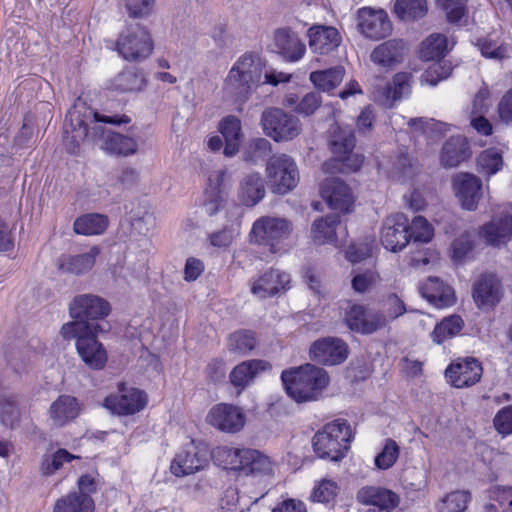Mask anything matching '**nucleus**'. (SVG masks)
I'll return each mask as SVG.
<instances>
[{
	"mask_svg": "<svg viewBox=\"0 0 512 512\" xmlns=\"http://www.w3.org/2000/svg\"><path fill=\"white\" fill-rule=\"evenodd\" d=\"M453 189L462 208L474 211L482 197V181L475 175L460 173L453 178Z\"/></svg>",
	"mask_w": 512,
	"mask_h": 512,
	"instance_id": "5701e85b",
	"label": "nucleus"
},
{
	"mask_svg": "<svg viewBox=\"0 0 512 512\" xmlns=\"http://www.w3.org/2000/svg\"><path fill=\"white\" fill-rule=\"evenodd\" d=\"M420 292L425 299L437 308L449 307L455 302L453 289L437 277H429L420 286Z\"/></svg>",
	"mask_w": 512,
	"mask_h": 512,
	"instance_id": "473e14b6",
	"label": "nucleus"
},
{
	"mask_svg": "<svg viewBox=\"0 0 512 512\" xmlns=\"http://www.w3.org/2000/svg\"><path fill=\"white\" fill-rule=\"evenodd\" d=\"M395 13L402 20L416 19L426 14L425 0H397L394 6Z\"/></svg>",
	"mask_w": 512,
	"mask_h": 512,
	"instance_id": "09e8293b",
	"label": "nucleus"
},
{
	"mask_svg": "<svg viewBox=\"0 0 512 512\" xmlns=\"http://www.w3.org/2000/svg\"><path fill=\"white\" fill-rule=\"evenodd\" d=\"M81 412V404L71 395H60L49 408V419L53 426L63 427L76 419Z\"/></svg>",
	"mask_w": 512,
	"mask_h": 512,
	"instance_id": "c85d7f7f",
	"label": "nucleus"
},
{
	"mask_svg": "<svg viewBox=\"0 0 512 512\" xmlns=\"http://www.w3.org/2000/svg\"><path fill=\"white\" fill-rule=\"evenodd\" d=\"M146 85V80L142 73L136 71H123L119 73L111 82V89L117 92H135L142 90Z\"/></svg>",
	"mask_w": 512,
	"mask_h": 512,
	"instance_id": "c03bdc74",
	"label": "nucleus"
},
{
	"mask_svg": "<svg viewBox=\"0 0 512 512\" xmlns=\"http://www.w3.org/2000/svg\"><path fill=\"white\" fill-rule=\"evenodd\" d=\"M409 234L414 242H429L434 235L432 225L422 216H416L409 225Z\"/></svg>",
	"mask_w": 512,
	"mask_h": 512,
	"instance_id": "4d7b16f0",
	"label": "nucleus"
},
{
	"mask_svg": "<svg viewBox=\"0 0 512 512\" xmlns=\"http://www.w3.org/2000/svg\"><path fill=\"white\" fill-rule=\"evenodd\" d=\"M378 279V274L372 270L358 273L352 279V288L357 293L368 292L377 283Z\"/></svg>",
	"mask_w": 512,
	"mask_h": 512,
	"instance_id": "69168bd1",
	"label": "nucleus"
},
{
	"mask_svg": "<svg viewBox=\"0 0 512 512\" xmlns=\"http://www.w3.org/2000/svg\"><path fill=\"white\" fill-rule=\"evenodd\" d=\"M468 0H436L450 23H458L467 14Z\"/></svg>",
	"mask_w": 512,
	"mask_h": 512,
	"instance_id": "5fc2aeb1",
	"label": "nucleus"
},
{
	"mask_svg": "<svg viewBox=\"0 0 512 512\" xmlns=\"http://www.w3.org/2000/svg\"><path fill=\"white\" fill-rule=\"evenodd\" d=\"M213 462L224 470L241 472L246 476H273L274 463L256 449L220 445L211 451Z\"/></svg>",
	"mask_w": 512,
	"mask_h": 512,
	"instance_id": "f03ea898",
	"label": "nucleus"
},
{
	"mask_svg": "<svg viewBox=\"0 0 512 512\" xmlns=\"http://www.w3.org/2000/svg\"><path fill=\"white\" fill-rule=\"evenodd\" d=\"M275 46L288 61L300 60L306 52V46L299 36L288 28H281L274 34Z\"/></svg>",
	"mask_w": 512,
	"mask_h": 512,
	"instance_id": "7c9ffc66",
	"label": "nucleus"
},
{
	"mask_svg": "<svg viewBox=\"0 0 512 512\" xmlns=\"http://www.w3.org/2000/svg\"><path fill=\"white\" fill-rule=\"evenodd\" d=\"M78 458L66 449H58L52 454H44L40 462V471L44 476H51L63 467L64 463H69Z\"/></svg>",
	"mask_w": 512,
	"mask_h": 512,
	"instance_id": "a18cd8bd",
	"label": "nucleus"
},
{
	"mask_svg": "<svg viewBox=\"0 0 512 512\" xmlns=\"http://www.w3.org/2000/svg\"><path fill=\"white\" fill-rule=\"evenodd\" d=\"M405 43L400 39H391L377 45L370 54V61L383 69H392L401 63L406 54Z\"/></svg>",
	"mask_w": 512,
	"mask_h": 512,
	"instance_id": "a878e982",
	"label": "nucleus"
},
{
	"mask_svg": "<svg viewBox=\"0 0 512 512\" xmlns=\"http://www.w3.org/2000/svg\"><path fill=\"white\" fill-rule=\"evenodd\" d=\"M261 125L265 134L276 142L292 140L302 131L300 120L280 108L265 109Z\"/></svg>",
	"mask_w": 512,
	"mask_h": 512,
	"instance_id": "9b49d317",
	"label": "nucleus"
},
{
	"mask_svg": "<svg viewBox=\"0 0 512 512\" xmlns=\"http://www.w3.org/2000/svg\"><path fill=\"white\" fill-rule=\"evenodd\" d=\"M18 417V410L14 396L0 397V419L8 427H13Z\"/></svg>",
	"mask_w": 512,
	"mask_h": 512,
	"instance_id": "052dcab7",
	"label": "nucleus"
},
{
	"mask_svg": "<svg viewBox=\"0 0 512 512\" xmlns=\"http://www.w3.org/2000/svg\"><path fill=\"white\" fill-rule=\"evenodd\" d=\"M271 365L264 360L253 359L243 361L230 372V383L238 389V393L250 385L259 373L267 371Z\"/></svg>",
	"mask_w": 512,
	"mask_h": 512,
	"instance_id": "c756f323",
	"label": "nucleus"
},
{
	"mask_svg": "<svg viewBox=\"0 0 512 512\" xmlns=\"http://www.w3.org/2000/svg\"><path fill=\"white\" fill-rule=\"evenodd\" d=\"M481 54L490 59L502 60L508 56V47L494 40L483 39L478 42Z\"/></svg>",
	"mask_w": 512,
	"mask_h": 512,
	"instance_id": "bf43d9fd",
	"label": "nucleus"
},
{
	"mask_svg": "<svg viewBox=\"0 0 512 512\" xmlns=\"http://www.w3.org/2000/svg\"><path fill=\"white\" fill-rule=\"evenodd\" d=\"M480 235L490 245L505 244L512 238V215L492 220L482 227Z\"/></svg>",
	"mask_w": 512,
	"mask_h": 512,
	"instance_id": "72a5a7b5",
	"label": "nucleus"
},
{
	"mask_svg": "<svg viewBox=\"0 0 512 512\" xmlns=\"http://www.w3.org/2000/svg\"><path fill=\"white\" fill-rule=\"evenodd\" d=\"M147 404V395L137 388H127L123 383L119 385V394L107 396L104 406L118 415H132L138 413Z\"/></svg>",
	"mask_w": 512,
	"mask_h": 512,
	"instance_id": "dca6fc26",
	"label": "nucleus"
},
{
	"mask_svg": "<svg viewBox=\"0 0 512 512\" xmlns=\"http://www.w3.org/2000/svg\"><path fill=\"white\" fill-rule=\"evenodd\" d=\"M265 59L257 52H245L234 62L223 85L224 96L242 110L256 89L263 85Z\"/></svg>",
	"mask_w": 512,
	"mask_h": 512,
	"instance_id": "f257e3e1",
	"label": "nucleus"
},
{
	"mask_svg": "<svg viewBox=\"0 0 512 512\" xmlns=\"http://www.w3.org/2000/svg\"><path fill=\"white\" fill-rule=\"evenodd\" d=\"M309 49L318 55H328L335 51L342 42L337 28L328 25L314 24L306 32Z\"/></svg>",
	"mask_w": 512,
	"mask_h": 512,
	"instance_id": "412c9836",
	"label": "nucleus"
},
{
	"mask_svg": "<svg viewBox=\"0 0 512 512\" xmlns=\"http://www.w3.org/2000/svg\"><path fill=\"white\" fill-rule=\"evenodd\" d=\"M108 217L103 214L90 213L78 217L73 224L76 234L92 236L102 234L108 227Z\"/></svg>",
	"mask_w": 512,
	"mask_h": 512,
	"instance_id": "58836bf2",
	"label": "nucleus"
},
{
	"mask_svg": "<svg viewBox=\"0 0 512 512\" xmlns=\"http://www.w3.org/2000/svg\"><path fill=\"white\" fill-rule=\"evenodd\" d=\"M471 499L467 491H453L447 494L438 506L439 512H464Z\"/></svg>",
	"mask_w": 512,
	"mask_h": 512,
	"instance_id": "603ef678",
	"label": "nucleus"
},
{
	"mask_svg": "<svg viewBox=\"0 0 512 512\" xmlns=\"http://www.w3.org/2000/svg\"><path fill=\"white\" fill-rule=\"evenodd\" d=\"M483 368L475 358L457 359L446 369L445 375L450 384L456 388L475 385L481 379Z\"/></svg>",
	"mask_w": 512,
	"mask_h": 512,
	"instance_id": "6ab92c4d",
	"label": "nucleus"
},
{
	"mask_svg": "<svg viewBox=\"0 0 512 512\" xmlns=\"http://www.w3.org/2000/svg\"><path fill=\"white\" fill-rule=\"evenodd\" d=\"M357 27L367 39L379 41L392 33V23L383 9L363 7L357 12Z\"/></svg>",
	"mask_w": 512,
	"mask_h": 512,
	"instance_id": "4468645a",
	"label": "nucleus"
},
{
	"mask_svg": "<svg viewBox=\"0 0 512 512\" xmlns=\"http://www.w3.org/2000/svg\"><path fill=\"white\" fill-rule=\"evenodd\" d=\"M384 310H380L387 318V325L390 321L402 316L406 312V307L402 299L396 294H390L383 302Z\"/></svg>",
	"mask_w": 512,
	"mask_h": 512,
	"instance_id": "680f3d73",
	"label": "nucleus"
},
{
	"mask_svg": "<svg viewBox=\"0 0 512 512\" xmlns=\"http://www.w3.org/2000/svg\"><path fill=\"white\" fill-rule=\"evenodd\" d=\"M292 232V225L283 218L262 217L254 222L251 230V241L266 245L272 253L284 250L282 242Z\"/></svg>",
	"mask_w": 512,
	"mask_h": 512,
	"instance_id": "9d476101",
	"label": "nucleus"
},
{
	"mask_svg": "<svg viewBox=\"0 0 512 512\" xmlns=\"http://www.w3.org/2000/svg\"><path fill=\"white\" fill-rule=\"evenodd\" d=\"M410 83L409 73H397L391 83H386L375 91L374 100L385 107H392L395 101L410 93Z\"/></svg>",
	"mask_w": 512,
	"mask_h": 512,
	"instance_id": "cd10ccee",
	"label": "nucleus"
},
{
	"mask_svg": "<svg viewBox=\"0 0 512 512\" xmlns=\"http://www.w3.org/2000/svg\"><path fill=\"white\" fill-rule=\"evenodd\" d=\"M449 49L447 37L444 34L434 33L422 42L420 57L426 61L439 59L444 57Z\"/></svg>",
	"mask_w": 512,
	"mask_h": 512,
	"instance_id": "79ce46f5",
	"label": "nucleus"
},
{
	"mask_svg": "<svg viewBox=\"0 0 512 512\" xmlns=\"http://www.w3.org/2000/svg\"><path fill=\"white\" fill-rule=\"evenodd\" d=\"M477 166L480 173L491 176L502 169V155L494 148L484 150L477 158Z\"/></svg>",
	"mask_w": 512,
	"mask_h": 512,
	"instance_id": "de8ad7c7",
	"label": "nucleus"
},
{
	"mask_svg": "<svg viewBox=\"0 0 512 512\" xmlns=\"http://www.w3.org/2000/svg\"><path fill=\"white\" fill-rule=\"evenodd\" d=\"M225 198L217 187L205 192L204 209L209 216L215 215L224 205Z\"/></svg>",
	"mask_w": 512,
	"mask_h": 512,
	"instance_id": "338daca9",
	"label": "nucleus"
},
{
	"mask_svg": "<svg viewBox=\"0 0 512 512\" xmlns=\"http://www.w3.org/2000/svg\"><path fill=\"white\" fill-rule=\"evenodd\" d=\"M207 464V446L202 442L192 440L176 454L170 469L175 476L182 477L205 468Z\"/></svg>",
	"mask_w": 512,
	"mask_h": 512,
	"instance_id": "ddd939ff",
	"label": "nucleus"
},
{
	"mask_svg": "<svg viewBox=\"0 0 512 512\" xmlns=\"http://www.w3.org/2000/svg\"><path fill=\"white\" fill-rule=\"evenodd\" d=\"M290 288V274L274 268L265 271L251 283L252 294L261 299L285 293Z\"/></svg>",
	"mask_w": 512,
	"mask_h": 512,
	"instance_id": "a211bd4d",
	"label": "nucleus"
},
{
	"mask_svg": "<svg viewBox=\"0 0 512 512\" xmlns=\"http://www.w3.org/2000/svg\"><path fill=\"white\" fill-rule=\"evenodd\" d=\"M344 74V67L335 66L326 70L312 72L310 80L318 89L330 91L342 82Z\"/></svg>",
	"mask_w": 512,
	"mask_h": 512,
	"instance_id": "37998d69",
	"label": "nucleus"
},
{
	"mask_svg": "<svg viewBox=\"0 0 512 512\" xmlns=\"http://www.w3.org/2000/svg\"><path fill=\"white\" fill-rule=\"evenodd\" d=\"M452 70L453 68L448 61L435 62L425 70L422 80L431 86H435L441 80L448 78Z\"/></svg>",
	"mask_w": 512,
	"mask_h": 512,
	"instance_id": "864d4df0",
	"label": "nucleus"
},
{
	"mask_svg": "<svg viewBox=\"0 0 512 512\" xmlns=\"http://www.w3.org/2000/svg\"><path fill=\"white\" fill-rule=\"evenodd\" d=\"M493 423L500 434H512V405L500 409L495 415Z\"/></svg>",
	"mask_w": 512,
	"mask_h": 512,
	"instance_id": "774afa93",
	"label": "nucleus"
},
{
	"mask_svg": "<svg viewBox=\"0 0 512 512\" xmlns=\"http://www.w3.org/2000/svg\"><path fill=\"white\" fill-rule=\"evenodd\" d=\"M206 421L221 432L236 434L245 427L246 414L237 405L219 403L209 410Z\"/></svg>",
	"mask_w": 512,
	"mask_h": 512,
	"instance_id": "2eb2a0df",
	"label": "nucleus"
},
{
	"mask_svg": "<svg viewBox=\"0 0 512 512\" xmlns=\"http://www.w3.org/2000/svg\"><path fill=\"white\" fill-rule=\"evenodd\" d=\"M343 321L351 331L363 335H371L387 327V318L383 312L355 303H348Z\"/></svg>",
	"mask_w": 512,
	"mask_h": 512,
	"instance_id": "f8f14e48",
	"label": "nucleus"
},
{
	"mask_svg": "<svg viewBox=\"0 0 512 512\" xmlns=\"http://www.w3.org/2000/svg\"><path fill=\"white\" fill-rule=\"evenodd\" d=\"M321 195L332 209L341 212H348L353 204L350 188L339 178L326 179L321 186Z\"/></svg>",
	"mask_w": 512,
	"mask_h": 512,
	"instance_id": "bb28decb",
	"label": "nucleus"
},
{
	"mask_svg": "<svg viewBox=\"0 0 512 512\" xmlns=\"http://www.w3.org/2000/svg\"><path fill=\"white\" fill-rule=\"evenodd\" d=\"M104 149L111 154L129 156L137 152L138 143L132 137L110 132L105 138Z\"/></svg>",
	"mask_w": 512,
	"mask_h": 512,
	"instance_id": "a19ab883",
	"label": "nucleus"
},
{
	"mask_svg": "<svg viewBox=\"0 0 512 512\" xmlns=\"http://www.w3.org/2000/svg\"><path fill=\"white\" fill-rule=\"evenodd\" d=\"M70 315L77 321H85V319H102L110 312L109 303L103 298L92 295L83 294L76 296L70 303Z\"/></svg>",
	"mask_w": 512,
	"mask_h": 512,
	"instance_id": "4be33fe9",
	"label": "nucleus"
},
{
	"mask_svg": "<svg viewBox=\"0 0 512 512\" xmlns=\"http://www.w3.org/2000/svg\"><path fill=\"white\" fill-rule=\"evenodd\" d=\"M221 512H243L237 487L229 486L220 499Z\"/></svg>",
	"mask_w": 512,
	"mask_h": 512,
	"instance_id": "e2e57ef3",
	"label": "nucleus"
},
{
	"mask_svg": "<svg viewBox=\"0 0 512 512\" xmlns=\"http://www.w3.org/2000/svg\"><path fill=\"white\" fill-rule=\"evenodd\" d=\"M266 176L271 191L280 195L292 191L300 179L296 162L287 154H276L268 159Z\"/></svg>",
	"mask_w": 512,
	"mask_h": 512,
	"instance_id": "1a4fd4ad",
	"label": "nucleus"
},
{
	"mask_svg": "<svg viewBox=\"0 0 512 512\" xmlns=\"http://www.w3.org/2000/svg\"><path fill=\"white\" fill-rule=\"evenodd\" d=\"M99 325L87 321H73L61 328L65 339H76V348L82 361L91 369L100 370L107 362V352L97 340Z\"/></svg>",
	"mask_w": 512,
	"mask_h": 512,
	"instance_id": "20e7f679",
	"label": "nucleus"
},
{
	"mask_svg": "<svg viewBox=\"0 0 512 512\" xmlns=\"http://www.w3.org/2000/svg\"><path fill=\"white\" fill-rule=\"evenodd\" d=\"M340 224V218L337 214L327 215L316 219L311 227V237L315 244L323 245L326 243H336V228Z\"/></svg>",
	"mask_w": 512,
	"mask_h": 512,
	"instance_id": "c9c22d12",
	"label": "nucleus"
},
{
	"mask_svg": "<svg viewBox=\"0 0 512 512\" xmlns=\"http://www.w3.org/2000/svg\"><path fill=\"white\" fill-rule=\"evenodd\" d=\"M468 157V146L464 138L457 136L449 138L443 145L440 160L446 168L458 166Z\"/></svg>",
	"mask_w": 512,
	"mask_h": 512,
	"instance_id": "e433bc0d",
	"label": "nucleus"
},
{
	"mask_svg": "<svg viewBox=\"0 0 512 512\" xmlns=\"http://www.w3.org/2000/svg\"><path fill=\"white\" fill-rule=\"evenodd\" d=\"M359 503L371 506L367 512H392L399 503V497L393 491L382 487H362L356 496Z\"/></svg>",
	"mask_w": 512,
	"mask_h": 512,
	"instance_id": "b1692460",
	"label": "nucleus"
},
{
	"mask_svg": "<svg viewBox=\"0 0 512 512\" xmlns=\"http://www.w3.org/2000/svg\"><path fill=\"white\" fill-rule=\"evenodd\" d=\"M271 149V143L267 139H252L243 153V159L246 162L256 163L259 159L269 155Z\"/></svg>",
	"mask_w": 512,
	"mask_h": 512,
	"instance_id": "6e6d98bb",
	"label": "nucleus"
},
{
	"mask_svg": "<svg viewBox=\"0 0 512 512\" xmlns=\"http://www.w3.org/2000/svg\"><path fill=\"white\" fill-rule=\"evenodd\" d=\"M400 455V447L393 439H386L383 448L374 458V464L379 470L391 468Z\"/></svg>",
	"mask_w": 512,
	"mask_h": 512,
	"instance_id": "3c124183",
	"label": "nucleus"
},
{
	"mask_svg": "<svg viewBox=\"0 0 512 512\" xmlns=\"http://www.w3.org/2000/svg\"><path fill=\"white\" fill-rule=\"evenodd\" d=\"M310 358L323 365H337L348 356V346L340 338L325 337L315 341L309 350Z\"/></svg>",
	"mask_w": 512,
	"mask_h": 512,
	"instance_id": "aec40b11",
	"label": "nucleus"
},
{
	"mask_svg": "<svg viewBox=\"0 0 512 512\" xmlns=\"http://www.w3.org/2000/svg\"><path fill=\"white\" fill-rule=\"evenodd\" d=\"M154 48L153 39L147 28L140 24L127 26L119 34L116 49L125 60L139 62L148 58Z\"/></svg>",
	"mask_w": 512,
	"mask_h": 512,
	"instance_id": "6e6552de",
	"label": "nucleus"
},
{
	"mask_svg": "<svg viewBox=\"0 0 512 512\" xmlns=\"http://www.w3.org/2000/svg\"><path fill=\"white\" fill-rule=\"evenodd\" d=\"M219 130L225 139L224 155L232 157L239 151L241 142V121L233 115L222 119L219 124Z\"/></svg>",
	"mask_w": 512,
	"mask_h": 512,
	"instance_id": "f704fd0d",
	"label": "nucleus"
},
{
	"mask_svg": "<svg viewBox=\"0 0 512 512\" xmlns=\"http://www.w3.org/2000/svg\"><path fill=\"white\" fill-rule=\"evenodd\" d=\"M463 327V320L458 315H452L443 319L434 328L431 336L435 343L441 344L446 339L458 334Z\"/></svg>",
	"mask_w": 512,
	"mask_h": 512,
	"instance_id": "49530a36",
	"label": "nucleus"
},
{
	"mask_svg": "<svg viewBox=\"0 0 512 512\" xmlns=\"http://www.w3.org/2000/svg\"><path fill=\"white\" fill-rule=\"evenodd\" d=\"M337 490L336 482L323 479L314 487L311 499L319 503H328L335 498Z\"/></svg>",
	"mask_w": 512,
	"mask_h": 512,
	"instance_id": "13d9d810",
	"label": "nucleus"
},
{
	"mask_svg": "<svg viewBox=\"0 0 512 512\" xmlns=\"http://www.w3.org/2000/svg\"><path fill=\"white\" fill-rule=\"evenodd\" d=\"M69 124L64 128V141L71 153H76L80 144L86 139L92 141L104 135V129L99 122L109 124H128L131 119L127 115L101 116L92 110H85L83 114L75 107L69 111Z\"/></svg>",
	"mask_w": 512,
	"mask_h": 512,
	"instance_id": "7ed1b4c3",
	"label": "nucleus"
},
{
	"mask_svg": "<svg viewBox=\"0 0 512 512\" xmlns=\"http://www.w3.org/2000/svg\"><path fill=\"white\" fill-rule=\"evenodd\" d=\"M265 180L259 172H248L239 182L238 196L240 201L249 207L258 204L265 196Z\"/></svg>",
	"mask_w": 512,
	"mask_h": 512,
	"instance_id": "2f4dec72",
	"label": "nucleus"
},
{
	"mask_svg": "<svg viewBox=\"0 0 512 512\" xmlns=\"http://www.w3.org/2000/svg\"><path fill=\"white\" fill-rule=\"evenodd\" d=\"M473 241L470 233L465 232L452 243V258L456 262L462 261L472 250Z\"/></svg>",
	"mask_w": 512,
	"mask_h": 512,
	"instance_id": "0e129e2a",
	"label": "nucleus"
},
{
	"mask_svg": "<svg viewBox=\"0 0 512 512\" xmlns=\"http://www.w3.org/2000/svg\"><path fill=\"white\" fill-rule=\"evenodd\" d=\"M99 253V248L93 246L86 253L67 257L61 263L60 269L64 272L76 275L87 272L94 266L96 257Z\"/></svg>",
	"mask_w": 512,
	"mask_h": 512,
	"instance_id": "ea45409f",
	"label": "nucleus"
},
{
	"mask_svg": "<svg viewBox=\"0 0 512 512\" xmlns=\"http://www.w3.org/2000/svg\"><path fill=\"white\" fill-rule=\"evenodd\" d=\"M355 144L356 138L350 127L338 123L330 126L328 146L335 160L342 163L339 169L343 172H355L363 164V156L354 152Z\"/></svg>",
	"mask_w": 512,
	"mask_h": 512,
	"instance_id": "0eeeda50",
	"label": "nucleus"
},
{
	"mask_svg": "<svg viewBox=\"0 0 512 512\" xmlns=\"http://www.w3.org/2000/svg\"><path fill=\"white\" fill-rule=\"evenodd\" d=\"M352 437L350 425L346 420L337 419L326 424L313 437L315 453L323 459L338 461L345 456Z\"/></svg>",
	"mask_w": 512,
	"mask_h": 512,
	"instance_id": "423d86ee",
	"label": "nucleus"
},
{
	"mask_svg": "<svg viewBox=\"0 0 512 512\" xmlns=\"http://www.w3.org/2000/svg\"><path fill=\"white\" fill-rule=\"evenodd\" d=\"M256 344L255 333L248 330L236 331L230 335L228 340L229 350L243 355L252 351Z\"/></svg>",
	"mask_w": 512,
	"mask_h": 512,
	"instance_id": "8fccbe9b",
	"label": "nucleus"
},
{
	"mask_svg": "<svg viewBox=\"0 0 512 512\" xmlns=\"http://www.w3.org/2000/svg\"><path fill=\"white\" fill-rule=\"evenodd\" d=\"M281 379L288 395L297 402L315 400L330 380L323 368L312 364L283 371Z\"/></svg>",
	"mask_w": 512,
	"mask_h": 512,
	"instance_id": "39448f33",
	"label": "nucleus"
},
{
	"mask_svg": "<svg viewBox=\"0 0 512 512\" xmlns=\"http://www.w3.org/2000/svg\"><path fill=\"white\" fill-rule=\"evenodd\" d=\"M410 240L409 220L404 214L396 213L385 219L381 231V242L387 250L401 251Z\"/></svg>",
	"mask_w": 512,
	"mask_h": 512,
	"instance_id": "f3484780",
	"label": "nucleus"
},
{
	"mask_svg": "<svg viewBox=\"0 0 512 512\" xmlns=\"http://www.w3.org/2000/svg\"><path fill=\"white\" fill-rule=\"evenodd\" d=\"M503 296L500 280L493 274L481 276L473 286V298L480 309H491Z\"/></svg>",
	"mask_w": 512,
	"mask_h": 512,
	"instance_id": "393cba45",
	"label": "nucleus"
},
{
	"mask_svg": "<svg viewBox=\"0 0 512 512\" xmlns=\"http://www.w3.org/2000/svg\"><path fill=\"white\" fill-rule=\"evenodd\" d=\"M94 500L91 496L76 491L59 498L53 508V512H93Z\"/></svg>",
	"mask_w": 512,
	"mask_h": 512,
	"instance_id": "4c0bfd02",
	"label": "nucleus"
}]
</instances>
